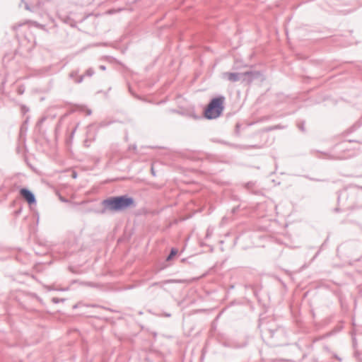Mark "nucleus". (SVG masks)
Returning a JSON list of instances; mask_svg holds the SVG:
<instances>
[{
    "mask_svg": "<svg viewBox=\"0 0 362 362\" xmlns=\"http://www.w3.org/2000/svg\"><path fill=\"white\" fill-rule=\"evenodd\" d=\"M101 205L103 208L98 213L105 214L106 213H119L127 209H134L137 204L133 197L124 194L109 197L101 202Z\"/></svg>",
    "mask_w": 362,
    "mask_h": 362,
    "instance_id": "1",
    "label": "nucleus"
},
{
    "mask_svg": "<svg viewBox=\"0 0 362 362\" xmlns=\"http://www.w3.org/2000/svg\"><path fill=\"white\" fill-rule=\"evenodd\" d=\"M226 97L218 95L212 98L204 109V117L209 120L220 117L225 109Z\"/></svg>",
    "mask_w": 362,
    "mask_h": 362,
    "instance_id": "2",
    "label": "nucleus"
},
{
    "mask_svg": "<svg viewBox=\"0 0 362 362\" xmlns=\"http://www.w3.org/2000/svg\"><path fill=\"white\" fill-rule=\"evenodd\" d=\"M261 334L263 339H266L274 346L283 344L285 339L286 332L282 327L266 326L261 329Z\"/></svg>",
    "mask_w": 362,
    "mask_h": 362,
    "instance_id": "3",
    "label": "nucleus"
},
{
    "mask_svg": "<svg viewBox=\"0 0 362 362\" xmlns=\"http://www.w3.org/2000/svg\"><path fill=\"white\" fill-rule=\"evenodd\" d=\"M243 83L250 85L255 81L262 82L265 80L263 73L260 71H247L243 72Z\"/></svg>",
    "mask_w": 362,
    "mask_h": 362,
    "instance_id": "4",
    "label": "nucleus"
},
{
    "mask_svg": "<svg viewBox=\"0 0 362 362\" xmlns=\"http://www.w3.org/2000/svg\"><path fill=\"white\" fill-rule=\"evenodd\" d=\"M19 194L28 203L29 206H36L37 199L35 194L27 187H21L19 189Z\"/></svg>",
    "mask_w": 362,
    "mask_h": 362,
    "instance_id": "5",
    "label": "nucleus"
},
{
    "mask_svg": "<svg viewBox=\"0 0 362 362\" xmlns=\"http://www.w3.org/2000/svg\"><path fill=\"white\" fill-rule=\"evenodd\" d=\"M22 4L24 5V8L30 11L32 13H38L41 8V1H37L36 3L33 2L31 0H21L19 6L21 7Z\"/></svg>",
    "mask_w": 362,
    "mask_h": 362,
    "instance_id": "6",
    "label": "nucleus"
},
{
    "mask_svg": "<svg viewBox=\"0 0 362 362\" xmlns=\"http://www.w3.org/2000/svg\"><path fill=\"white\" fill-rule=\"evenodd\" d=\"M224 75L227 77V79L231 82L241 81L243 83V72L242 73H232L226 72Z\"/></svg>",
    "mask_w": 362,
    "mask_h": 362,
    "instance_id": "7",
    "label": "nucleus"
},
{
    "mask_svg": "<svg viewBox=\"0 0 362 362\" xmlns=\"http://www.w3.org/2000/svg\"><path fill=\"white\" fill-rule=\"evenodd\" d=\"M95 74V71L93 68H89L88 69L85 74H82L81 76H79L75 81V83H81L83 82V79H84V77L85 76H88V77H91L94 75Z\"/></svg>",
    "mask_w": 362,
    "mask_h": 362,
    "instance_id": "8",
    "label": "nucleus"
},
{
    "mask_svg": "<svg viewBox=\"0 0 362 362\" xmlns=\"http://www.w3.org/2000/svg\"><path fill=\"white\" fill-rule=\"evenodd\" d=\"M255 185V182L250 181L244 185V187L252 194H259L261 192L259 189H254Z\"/></svg>",
    "mask_w": 362,
    "mask_h": 362,
    "instance_id": "9",
    "label": "nucleus"
},
{
    "mask_svg": "<svg viewBox=\"0 0 362 362\" xmlns=\"http://www.w3.org/2000/svg\"><path fill=\"white\" fill-rule=\"evenodd\" d=\"M177 252H178V250H177V248L172 247L170 249V253L166 257L165 260L168 261V262L172 260L174 258V257H175L177 255Z\"/></svg>",
    "mask_w": 362,
    "mask_h": 362,
    "instance_id": "10",
    "label": "nucleus"
},
{
    "mask_svg": "<svg viewBox=\"0 0 362 362\" xmlns=\"http://www.w3.org/2000/svg\"><path fill=\"white\" fill-rule=\"evenodd\" d=\"M313 152H317V153H320L323 155H325L327 156V158L329 160H337V159H341L339 157H337V156H334L333 155H331V154H329L326 152H322V151H315V150H312L311 151V153H313Z\"/></svg>",
    "mask_w": 362,
    "mask_h": 362,
    "instance_id": "11",
    "label": "nucleus"
},
{
    "mask_svg": "<svg viewBox=\"0 0 362 362\" xmlns=\"http://www.w3.org/2000/svg\"><path fill=\"white\" fill-rule=\"evenodd\" d=\"M282 129H284V126H282L281 124H277V125H274V126H271V127H267V128H265L263 130V132H271V131H273V130Z\"/></svg>",
    "mask_w": 362,
    "mask_h": 362,
    "instance_id": "12",
    "label": "nucleus"
},
{
    "mask_svg": "<svg viewBox=\"0 0 362 362\" xmlns=\"http://www.w3.org/2000/svg\"><path fill=\"white\" fill-rule=\"evenodd\" d=\"M28 23L34 25L36 28H40L45 31H47L46 29L45 25L40 24V23H37V21H28Z\"/></svg>",
    "mask_w": 362,
    "mask_h": 362,
    "instance_id": "13",
    "label": "nucleus"
},
{
    "mask_svg": "<svg viewBox=\"0 0 362 362\" xmlns=\"http://www.w3.org/2000/svg\"><path fill=\"white\" fill-rule=\"evenodd\" d=\"M174 280H172V279H168V280H165V281H159V282H153L151 284L150 287H152V286H163L164 284H169V283H172L173 282Z\"/></svg>",
    "mask_w": 362,
    "mask_h": 362,
    "instance_id": "14",
    "label": "nucleus"
},
{
    "mask_svg": "<svg viewBox=\"0 0 362 362\" xmlns=\"http://www.w3.org/2000/svg\"><path fill=\"white\" fill-rule=\"evenodd\" d=\"M115 121H112V120H110V121H102L99 123L98 124V127L99 128H103V127H106L109 125H110L111 124L114 123Z\"/></svg>",
    "mask_w": 362,
    "mask_h": 362,
    "instance_id": "15",
    "label": "nucleus"
},
{
    "mask_svg": "<svg viewBox=\"0 0 362 362\" xmlns=\"http://www.w3.org/2000/svg\"><path fill=\"white\" fill-rule=\"evenodd\" d=\"M30 117H27L25 121L23 122V124L21 127V132L22 133L23 131L26 132L28 129V124L29 122Z\"/></svg>",
    "mask_w": 362,
    "mask_h": 362,
    "instance_id": "16",
    "label": "nucleus"
},
{
    "mask_svg": "<svg viewBox=\"0 0 362 362\" xmlns=\"http://www.w3.org/2000/svg\"><path fill=\"white\" fill-rule=\"evenodd\" d=\"M78 76V70L73 71L69 74V78L74 79V81Z\"/></svg>",
    "mask_w": 362,
    "mask_h": 362,
    "instance_id": "17",
    "label": "nucleus"
},
{
    "mask_svg": "<svg viewBox=\"0 0 362 362\" xmlns=\"http://www.w3.org/2000/svg\"><path fill=\"white\" fill-rule=\"evenodd\" d=\"M298 129H299L302 132H305V121H301V122H300L298 124Z\"/></svg>",
    "mask_w": 362,
    "mask_h": 362,
    "instance_id": "18",
    "label": "nucleus"
},
{
    "mask_svg": "<svg viewBox=\"0 0 362 362\" xmlns=\"http://www.w3.org/2000/svg\"><path fill=\"white\" fill-rule=\"evenodd\" d=\"M65 300H66L65 298H56V297H54L52 298V302L55 304L61 303V302H64Z\"/></svg>",
    "mask_w": 362,
    "mask_h": 362,
    "instance_id": "19",
    "label": "nucleus"
},
{
    "mask_svg": "<svg viewBox=\"0 0 362 362\" xmlns=\"http://www.w3.org/2000/svg\"><path fill=\"white\" fill-rule=\"evenodd\" d=\"M46 117H41L37 122L36 127H40V126L43 124V122L46 120Z\"/></svg>",
    "mask_w": 362,
    "mask_h": 362,
    "instance_id": "20",
    "label": "nucleus"
},
{
    "mask_svg": "<svg viewBox=\"0 0 362 362\" xmlns=\"http://www.w3.org/2000/svg\"><path fill=\"white\" fill-rule=\"evenodd\" d=\"M346 194V190L339 191L337 192V202L339 204L341 197L343 194Z\"/></svg>",
    "mask_w": 362,
    "mask_h": 362,
    "instance_id": "21",
    "label": "nucleus"
},
{
    "mask_svg": "<svg viewBox=\"0 0 362 362\" xmlns=\"http://www.w3.org/2000/svg\"><path fill=\"white\" fill-rule=\"evenodd\" d=\"M310 181L325 182H327V180L312 177V179H310Z\"/></svg>",
    "mask_w": 362,
    "mask_h": 362,
    "instance_id": "22",
    "label": "nucleus"
},
{
    "mask_svg": "<svg viewBox=\"0 0 362 362\" xmlns=\"http://www.w3.org/2000/svg\"><path fill=\"white\" fill-rule=\"evenodd\" d=\"M263 145H258V144H255V145H250L248 146V148H263Z\"/></svg>",
    "mask_w": 362,
    "mask_h": 362,
    "instance_id": "23",
    "label": "nucleus"
},
{
    "mask_svg": "<svg viewBox=\"0 0 362 362\" xmlns=\"http://www.w3.org/2000/svg\"><path fill=\"white\" fill-rule=\"evenodd\" d=\"M124 10V8H119L118 10H115V9H110L107 11V13L109 14H114L115 13H117V11H122Z\"/></svg>",
    "mask_w": 362,
    "mask_h": 362,
    "instance_id": "24",
    "label": "nucleus"
},
{
    "mask_svg": "<svg viewBox=\"0 0 362 362\" xmlns=\"http://www.w3.org/2000/svg\"><path fill=\"white\" fill-rule=\"evenodd\" d=\"M47 289H48L49 291L57 290V291H66V290H68V288H66L55 289V288H53L52 286H47Z\"/></svg>",
    "mask_w": 362,
    "mask_h": 362,
    "instance_id": "25",
    "label": "nucleus"
},
{
    "mask_svg": "<svg viewBox=\"0 0 362 362\" xmlns=\"http://www.w3.org/2000/svg\"><path fill=\"white\" fill-rule=\"evenodd\" d=\"M329 240V238H327L326 240L323 242V243L320 245V250H322L327 244Z\"/></svg>",
    "mask_w": 362,
    "mask_h": 362,
    "instance_id": "26",
    "label": "nucleus"
},
{
    "mask_svg": "<svg viewBox=\"0 0 362 362\" xmlns=\"http://www.w3.org/2000/svg\"><path fill=\"white\" fill-rule=\"evenodd\" d=\"M21 110H22L23 113H26L27 112L29 111V108L27 107L25 105H22Z\"/></svg>",
    "mask_w": 362,
    "mask_h": 362,
    "instance_id": "27",
    "label": "nucleus"
},
{
    "mask_svg": "<svg viewBox=\"0 0 362 362\" xmlns=\"http://www.w3.org/2000/svg\"><path fill=\"white\" fill-rule=\"evenodd\" d=\"M158 316H164V317H170L171 316V314L169 313H163L162 314H158Z\"/></svg>",
    "mask_w": 362,
    "mask_h": 362,
    "instance_id": "28",
    "label": "nucleus"
},
{
    "mask_svg": "<svg viewBox=\"0 0 362 362\" xmlns=\"http://www.w3.org/2000/svg\"><path fill=\"white\" fill-rule=\"evenodd\" d=\"M239 207H240L239 206H237L233 207V208L232 209V210H231V213H232V214H235L238 211Z\"/></svg>",
    "mask_w": 362,
    "mask_h": 362,
    "instance_id": "29",
    "label": "nucleus"
},
{
    "mask_svg": "<svg viewBox=\"0 0 362 362\" xmlns=\"http://www.w3.org/2000/svg\"><path fill=\"white\" fill-rule=\"evenodd\" d=\"M22 24H18V25H14L12 28L14 30H16L17 29H18L20 27H21Z\"/></svg>",
    "mask_w": 362,
    "mask_h": 362,
    "instance_id": "30",
    "label": "nucleus"
},
{
    "mask_svg": "<svg viewBox=\"0 0 362 362\" xmlns=\"http://www.w3.org/2000/svg\"><path fill=\"white\" fill-rule=\"evenodd\" d=\"M245 288L252 289L254 291V293H255V291L254 290V286L253 285H251V284L246 285Z\"/></svg>",
    "mask_w": 362,
    "mask_h": 362,
    "instance_id": "31",
    "label": "nucleus"
},
{
    "mask_svg": "<svg viewBox=\"0 0 362 362\" xmlns=\"http://www.w3.org/2000/svg\"><path fill=\"white\" fill-rule=\"evenodd\" d=\"M333 356H334L337 360H338L339 362H341V360H342V359H341V358H340V357H339L338 355H337L336 354H334L333 355Z\"/></svg>",
    "mask_w": 362,
    "mask_h": 362,
    "instance_id": "32",
    "label": "nucleus"
},
{
    "mask_svg": "<svg viewBox=\"0 0 362 362\" xmlns=\"http://www.w3.org/2000/svg\"><path fill=\"white\" fill-rule=\"evenodd\" d=\"M240 124L239 123H237L235 125L236 132L238 133L240 131Z\"/></svg>",
    "mask_w": 362,
    "mask_h": 362,
    "instance_id": "33",
    "label": "nucleus"
},
{
    "mask_svg": "<svg viewBox=\"0 0 362 362\" xmlns=\"http://www.w3.org/2000/svg\"><path fill=\"white\" fill-rule=\"evenodd\" d=\"M21 211H22V209H21V208H20L19 209L16 210V211H15V214H16V216H18V215L21 213Z\"/></svg>",
    "mask_w": 362,
    "mask_h": 362,
    "instance_id": "34",
    "label": "nucleus"
},
{
    "mask_svg": "<svg viewBox=\"0 0 362 362\" xmlns=\"http://www.w3.org/2000/svg\"><path fill=\"white\" fill-rule=\"evenodd\" d=\"M99 69L102 71H105L106 66L105 65H100Z\"/></svg>",
    "mask_w": 362,
    "mask_h": 362,
    "instance_id": "35",
    "label": "nucleus"
},
{
    "mask_svg": "<svg viewBox=\"0 0 362 362\" xmlns=\"http://www.w3.org/2000/svg\"><path fill=\"white\" fill-rule=\"evenodd\" d=\"M84 146L86 147H88L90 146L88 140L86 139L84 141Z\"/></svg>",
    "mask_w": 362,
    "mask_h": 362,
    "instance_id": "36",
    "label": "nucleus"
},
{
    "mask_svg": "<svg viewBox=\"0 0 362 362\" xmlns=\"http://www.w3.org/2000/svg\"><path fill=\"white\" fill-rule=\"evenodd\" d=\"M334 211L336 212V213H339V212L341 211V209L339 207H336V208L334 209Z\"/></svg>",
    "mask_w": 362,
    "mask_h": 362,
    "instance_id": "37",
    "label": "nucleus"
},
{
    "mask_svg": "<svg viewBox=\"0 0 362 362\" xmlns=\"http://www.w3.org/2000/svg\"><path fill=\"white\" fill-rule=\"evenodd\" d=\"M321 250H320H320L316 252V254H315V256H314V258L317 257L320 255V251H321Z\"/></svg>",
    "mask_w": 362,
    "mask_h": 362,
    "instance_id": "38",
    "label": "nucleus"
},
{
    "mask_svg": "<svg viewBox=\"0 0 362 362\" xmlns=\"http://www.w3.org/2000/svg\"><path fill=\"white\" fill-rule=\"evenodd\" d=\"M303 177H304L305 178H306V179L309 180H310V179H312V177H310V176H309V175H303Z\"/></svg>",
    "mask_w": 362,
    "mask_h": 362,
    "instance_id": "39",
    "label": "nucleus"
},
{
    "mask_svg": "<svg viewBox=\"0 0 362 362\" xmlns=\"http://www.w3.org/2000/svg\"><path fill=\"white\" fill-rule=\"evenodd\" d=\"M60 200H61L62 202H68V200H67L66 199H65V198H63V197H61V198H60Z\"/></svg>",
    "mask_w": 362,
    "mask_h": 362,
    "instance_id": "40",
    "label": "nucleus"
},
{
    "mask_svg": "<svg viewBox=\"0 0 362 362\" xmlns=\"http://www.w3.org/2000/svg\"><path fill=\"white\" fill-rule=\"evenodd\" d=\"M356 129V127H355V125H354L352 127H351V129H350V132H354Z\"/></svg>",
    "mask_w": 362,
    "mask_h": 362,
    "instance_id": "41",
    "label": "nucleus"
},
{
    "mask_svg": "<svg viewBox=\"0 0 362 362\" xmlns=\"http://www.w3.org/2000/svg\"><path fill=\"white\" fill-rule=\"evenodd\" d=\"M151 173H152V175H153V176H155V175H156V173H155L154 169H153V167L151 168Z\"/></svg>",
    "mask_w": 362,
    "mask_h": 362,
    "instance_id": "42",
    "label": "nucleus"
},
{
    "mask_svg": "<svg viewBox=\"0 0 362 362\" xmlns=\"http://www.w3.org/2000/svg\"><path fill=\"white\" fill-rule=\"evenodd\" d=\"M23 92H24V90H22V89H21V88H19V89H18V93H19L20 94H23Z\"/></svg>",
    "mask_w": 362,
    "mask_h": 362,
    "instance_id": "43",
    "label": "nucleus"
},
{
    "mask_svg": "<svg viewBox=\"0 0 362 362\" xmlns=\"http://www.w3.org/2000/svg\"><path fill=\"white\" fill-rule=\"evenodd\" d=\"M129 92H130L132 95H134V93H132V89L131 88V86H130L129 85Z\"/></svg>",
    "mask_w": 362,
    "mask_h": 362,
    "instance_id": "44",
    "label": "nucleus"
},
{
    "mask_svg": "<svg viewBox=\"0 0 362 362\" xmlns=\"http://www.w3.org/2000/svg\"><path fill=\"white\" fill-rule=\"evenodd\" d=\"M90 114H91V110H88L87 115H90Z\"/></svg>",
    "mask_w": 362,
    "mask_h": 362,
    "instance_id": "45",
    "label": "nucleus"
},
{
    "mask_svg": "<svg viewBox=\"0 0 362 362\" xmlns=\"http://www.w3.org/2000/svg\"><path fill=\"white\" fill-rule=\"evenodd\" d=\"M73 177H74V178H76V173H75V172H74V173H73Z\"/></svg>",
    "mask_w": 362,
    "mask_h": 362,
    "instance_id": "46",
    "label": "nucleus"
},
{
    "mask_svg": "<svg viewBox=\"0 0 362 362\" xmlns=\"http://www.w3.org/2000/svg\"><path fill=\"white\" fill-rule=\"evenodd\" d=\"M73 308H74V309L77 308V305H74L73 306Z\"/></svg>",
    "mask_w": 362,
    "mask_h": 362,
    "instance_id": "47",
    "label": "nucleus"
},
{
    "mask_svg": "<svg viewBox=\"0 0 362 362\" xmlns=\"http://www.w3.org/2000/svg\"><path fill=\"white\" fill-rule=\"evenodd\" d=\"M349 142H356V141H355V140H349Z\"/></svg>",
    "mask_w": 362,
    "mask_h": 362,
    "instance_id": "48",
    "label": "nucleus"
},
{
    "mask_svg": "<svg viewBox=\"0 0 362 362\" xmlns=\"http://www.w3.org/2000/svg\"><path fill=\"white\" fill-rule=\"evenodd\" d=\"M75 131H76V129H74V130L72 131V132H71V134H72V135L74 134Z\"/></svg>",
    "mask_w": 362,
    "mask_h": 362,
    "instance_id": "49",
    "label": "nucleus"
},
{
    "mask_svg": "<svg viewBox=\"0 0 362 362\" xmlns=\"http://www.w3.org/2000/svg\"><path fill=\"white\" fill-rule=\"evenodd\" d=\"M193 117H194V118H195V119L198 118V117H197L196 115H193Z\"/></svg>",
    "mask_w": 362,
    "mask_h": 362,
    "instance_id": "50",
    "label": "nucleus"
},
{
    "mask_svg": "<svg viewBox=\"0 0 362 362\" xmlns=\"http://www.w3.org/2000/svg\"><path fill=\"white\" fill-rule=\"evenodd\" d=\"M233 288H234L233 285L230 286V289H233Z\"/></svg>",
    "mask_w": 362,
    "mask_h": 362,
    "instance_id": "51",
    "label": "nucleus"
},
{
    "mask_svg": "<svg viewBox=\"0 0 362 362\" xmlns=\"http://www.w3.org/2000/svg\"><path fill=\"white\" fill-rule=\"evenodd\" d=\"M133 148H134V149H136V146L134 145V146H133Z\"/></svg>",
    "mask_w": 362,
    "mask_h": 362,
    "instance_id": "52",
    "label": "nucleus"
}]
</instances>
